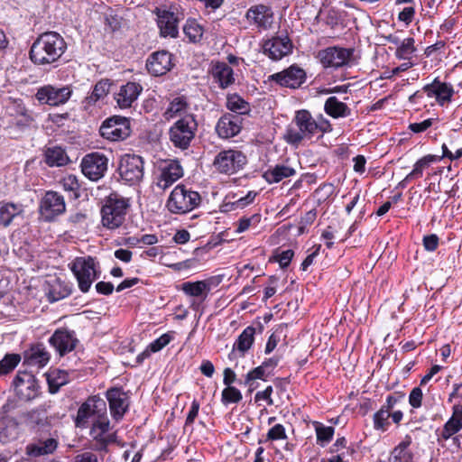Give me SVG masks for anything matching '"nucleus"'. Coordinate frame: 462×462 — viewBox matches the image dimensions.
Returning a JSON list of instances; mask_svg holds the SVG:
<instances>
[{
    "label": "nucleus",
    "mask_w": 462,
    "mask_h": 462,
    "mask_svg": "<svg viewBox=\"0 0 462 462\" xmlns=\"http://www.w3.org/2000/svg\"><path fill=\"white\" fill-rule=\"evenodd\" d=\"M58 448V441L53 439H39L29 443L25 448V453L30 457H38L52 454Z\"/></svg>",
    "instance_id": "29"
},
{
    "label": "nucleus",
    "mask_w": 462,
    "mask_h": 462,
    "mask_svg": "<svg viewBox=\"0 0 462 462\" xmlns=\"http://www.w3.org/2000/svg\"><path fill=\"white\" fill-rule=\"evenodd\" d=\"M21 356L19 354H6L0 361V375L7 374L12 372L20 363Z\"/></svg>",
    "instance_id": "47"
},
{
    "label": "nucleus",
    "mask_w": 462,
    "mask_h": 462,
    "mask_svg": "<svg viewBox=\"0 0 462 462\" xmlns=\"http://www.w3.org/2000/svg\"><path fill=\"white\" fill-rule=\"evenodd\" d=\"M106 414L105 401L97 396L89 397L78 410L75 423L77 427L85 428L91 417L99 418Z\"/></svg>",
    "instance_id": "15"
},
{
    "label": "nucleus",
    "mask_w": 462,
    "mask_h": 462,
    "mask_svg": "<svg viewBox=\"0 0 462 462\" xmlns=\"http://www.w3.org/2000/svg\"><path fill=\"white\" fill-rule=\"evenodd\" d=\"M67 49V43L56 32L39 35L31 46L29 57L38 66L53 65L60 60Z\"/></svg>",
    "instance_id": "1"
},
{
    "label": "nucleus",
    "mask_w": 462,
    "mask_h": 462,
    "mask_svg": "<svg viewBox=\"0 0 462 462\" xmlns=\"http://www.w3.org/2000/svg\"><path fill=\"white\" fill-rule=\"evenodd\" d=\"M182 176L183 169L180 162L178 161H171L161 169V173L157 177L156 186L160 189L165 190Z\"/></svg>",
    "instance_id": "22"
},
{
    "label": "nucleus",
    "mask_w": 462,
    "mask_h": 462,
    "mask_svg": "<svg viewBox=\"0 0 462 462\" xmlns=\"http://www.w3.org/2000/svg\"><path fill=\"white\" fill-rule=\"evenodd\" d=\"M177 8L156 7L153 14L157 16V25L162 37L176 38L179 34L180 17Z\"/></svg>",
    "instance_id": "11"
},
{
    "label": "nucleus",
    "mask_w": 462,
    "mask_h": 462,
    "mask_svg": "<svg viewBox=\"0 0 462 462\" xmlns=\"http://www.w3.org/2000/svg\"><path fill=\"white\" fill-rule=\"evenodd\" d=\"M49 387L51 393H56L60 386L68 382V374L65 371H52L47 377Z\"/></svg>",
    "instance_id": "44"
},
{
    "label": "nucleus",
    "mask_w": 462,
    "mask_h": 462,
    "mask_svg": "<svg viewBox=\"0 0 462 462\" xmlns=\"http://www.w3.org/2000/svg\"><path fill=\"white\" fill-rule=\"evenodd\" d=\"M292 124L287 128L284 138L286 142L292 145H299L304 139H310L319 132L325 133L330 128L327 120L318 122L311 114L305 109L296 112Z\"/></svg>",
    "instance_id": "2"
},
{
    "label": "nucleus",
    "mask_w": 462,
    "mask_h": 462,
    "mask_svg": "<svg viewBox=\"0 0 462 462\" xmlns=\"http://www.w3.org/2000/svg\"><path fill=\"white\" fill-rule=\"evenodd\" d=\"M263 52L273 60H279L291 53L292 43L288 36H278L267 40L263 43Z\"/></svg>",
    "instance_id": "21"
},
{
    "label": "nucleus",
    "mask_w": 462,
    "mask_h": 462,
    "mask_svg": "<svg viewBox=\"0 0 462 462\" xmlns=\"http://www.w3.org/2000/svg\"><path fill=\"white\" fill-rule=\"evenodd\" d=\"M143 160L135 154H125L121 157L118 172L121 180L129 185L139 183L143 177Z\"/></svg>",
    "instance_id": "8"
},
{
    "label": "nucleus",
    "mask_w": 462,
    "mask_h": 462,
    "mask_svg": "<svg viewBox=\"0 0 462 462\" xmlns=\"http://www.w3.org/2000/svg\"><path fill=\"white\" fill-rule=\"evenodd\" d=\"M415 51L414 39L410 37L402 41V43L396 49L395 55L398 59L407 60L411 58Z\"/></svg>",
    "instance_id": "49"
},
{
    "label": "nucleus",
    "mask_w": 462,
    "mask_h": 462,
    "mask_svg": "<svg viewBox=\"0 0 462 462\" xmlns=\"http://www.w3.org/2000/svg\"><path fill=\"white\" fill-rule=\"evenodd\" d=\"M128 206L127 201L117 194L107 197L101 208L103 226L109 229L119 227L125 221Z\"/></svg>",
    "instance_id": "6"
},
{
    "label": "nucleus",
    "mask_w": 462,
    "mask_h": 462,
    "mask_svg": "<svg viewBox=\"0 0 462 462\" xmlns=\"http://www.w3.org/2000/svg\"><path fill=\"white\" fill-rule=\"evenodd\" d=\"M414 14H415V9L414 7H411V6H409V7H405L398 15V19L401 21V22H403L405 23L406 24H410L413 18H414Z\"/></svg>",
    "instance_id": "63"
},
{
    "label": "nucleus",
    "mask_w": 462,
    "mask_h": 462,
    "mask_svg": "<svg viewBox=\"0 0 462 462\" xmlns=\"http://www.w3.org/2000/svg\"><path fill=\"white\" fill-rule=\"evenodd\" d=\"M89 436L93 442L92 448L96 451H106L110 444H119L117 431L112 430L106 414L94 419L89 430Z\"/></svg>",
    "instance_id": "7"
},
{
    "label": "nucleus",
    "mask_w": 462,
    "mask_h": 462,
    "mask_svg": "<svg viewBox=\"0 0 462 462\" xmlns=\"http://www.w3.org/2000/svg\"><path fill=\"white\" fill-rule=\"evenodd\" d=\"M212 76L221 88H226L235 82L234 70L225 62H217L213 66Z\"/></svg>",
    "instance_id": "32"
},
{
    "label": "nucleus",
    "mask_w": 462,
    "mask_h": 462,
    "mask_svg": "<svg viewBox=\"0 0 462 462\" xmlns=\"http://www.w3.org/2000/svg\"><path fill=\"white\" fill-rule=\"evenodd\" d=\"M254 328L250 326L245 328L235 342L233 349L228 356L229 359L235 360L243 357L251 348L254 340Z\"/></svg>",
    "instance_id": "28"
},
{
    "label": "nucleus",
    "mask_w": 462,
    "mask_h": 462,
    "mask_svg": "<svg viewBox=\"0 0 462 462\" xmlns=\"http://www.w3.org/2000/svg\"><path fill=\"white\" fill-rule=\"evenodd\" d=\"M15 392L23 401L34 399L38 394V385L32 373L19 371L14 379Z\"/></svg>",
    "instance_id": "19"
},
{
    "label": "nucleus",
    "mask_w": 462,
    "mask_h": 462,
    "mask_svg": "<svg viewBox=\"0 0 462 462\" xmlns=\"http://www.w3.org/2000/svg\"><path fill=\"white\" fill-rule=\"evenodd\" d=\"M44 161L50 167H60L66 165L69 159L63 148L54 145L46 147Z\"/></svg>",
    "instance_id": "34"
},
{
    "label": "nucleus",
    "mask_w": 462,
    "mask_h": 462,
    "mask_svg": "<svg viewBox=\"0 0 462 462\" xmlns=\"http://www.w3.org/2000/svg\"><path fill=\"white\" fill-rule=\"evenodd\" d=\"M353 54V49L333 46L319 51L318 58L323 67L338 69L348 65Z\"/></svg>",
    "instance_id": "13"
},
{
    "label": "nucleus",
    "mask_w": 462,
    "mask_h": 462,
    "mask_svg": "<svg viewBox=\"0 0 462 462\" xmlns=\"http://www.w3.org/2000/svg\"><path fill=\"white\" fill-rule=\"evenodd\" d=\"M50 353L42 344L32 345L23 352V365L42 368L50 361Z\"/></svg>",
    "instance_id": "27"
},
{
    "label": "nucleus",
    "mask_w": 462,
    "mask_h": 462,
    "mask_svg": "<svg viewBox=\"0 0 462 462\" xmlns=\"http://www.w3.org/2000/svg\"><path fill=\"white\" fill-rule=\"evenodd\" d=\"M293 255H294L293 251L291 249H288V250L282 251L281 254H279L276 256V259L279 262L280 266L282 268H285L290 264Z\"/></svg>",
    "instance_id": "61"
},
{
    "label": "nucleus",
    "mask_w": 462,
    "mask_h": 462,
    "mask_svg": "<svg viewBox=\"0 0 462 462\" xmlns=\"http://www.w3.org/2000/svg\"><path fill=\"white\" fill-rule=\"evenodd\" d=\"M462 429V404H456L452 408V416L445 423L441 431L444 439H449Z\"/></svg>",
    "instance_id": "33"
},
{
    "label": "nucleus",
    "mask_w": 462,
    "mask_h": 462,
    "mask_svg": "<svg viewBox=\"0 0 462 462\" xmlns=\"http://www.w3.org/2000/svg\"><path fill=\"white\" fill-rule=\"evenodd\" d=\"M72 90L69 87L55 88L51 85L42 87L35 97L42 104L59 106L65 104L71 97Z\"/></svg>",
    "instance_id": "17"
},
{
    "label": "nucleus",
    "mask_w": 462,
    "mask_h": 462,
    "mask_svg": "<svg viewBox=\"0 0 462 462\" xmlns=\"http://www.w3.org/2000/svg\"><path fill=\"white\" fill-rule=\"evenodd\" d=\"M261 217L258 214H254L250 217H242L238 221V226L236 228L237 233H243L249 228V226L253 225H256L260 222Z\"/></svg>",
    "instance_id": "52"
},
{
    "label": "nucleus",
    "mask_w": 462,
    "mask_h": 462,
    "mask_svg": "<svg viewBox=\"0 0 462 462\" xmlns=\"http://www.w3.org/2000/svg\"><path fill=\"white\" fill-rule=\"evenodd\" d=\"M390 415L391 412L383 408H380V410L377 411L373 417L374 430L386 431L390 426Z\"/></svg>",
    "instance_id": "48"
},
{
    "label": "nucleus",
    "mask_w": 462,
    "mask_h": 462,
    "mask_svg": "<svg viewBox=\"0 0 462 462\" xmlns=\"http://www.w3.org/2000/svg\"><path fill=\"white\" fill-rule=\"evenodd\" d=\"M18 433V423L14 419L4 418L0 420V442L8 443L15 439Z\"/></svg>",
    "instance_id": "36"
},
{
    "label": "nucleus",
    "mask_w": 462,
    "mask_h": 462,
    "mask_svg": "<svg viewBox=\"0 0 462 462\" xmlns=\"http://www.w3.org/2000/svg\"><path fill=\"white\" fill-rule=\"evenodd\" d=\"M183 32L192 42H199L203 35L202 27L195 20H188Z\"/></svg>",
    "instance_id": "45"
},
{
    "label": "nucleus",
    "mask_w": 462,
    "mask_h": 462,
    "mask_svg": "<svg viewBox=\"0 0 462 462\" xmlns=\"http://www.w3.org/2000/svg\"><path fill=\"white\" fill-rule=\"evenodd\" d=\"M60 184L62 188L67 191L76 192L79 189L80 184L75 175L69 174L64 177Z\"/></svg>",
    "instance_id": "53"
},
{
    "label": "nucleus",
    "mask_w": 462,
    "mask_h": 462,
    "mask_svg": "<svg viewBox=\"0 0 462 462\" xmlns=\"http://www.w3.org/2000/svg\"><path fill=\"white\" fill-rule=\"evenodd\" d=\"M172 66L171 54L166 51L153 52L146 62L148 71L153 76L166 74Z\"/></svg>",
    "instance_id": "23"
},
{
    "label": "nucleus",
    "mask_w": 462,
    "mask_h": 462,
    "mask_svg": "<svg viewBox=\"0 0 462 462\" xmlns=\"http://www.w3.org/2000/svg\"><path fill=\"white\" fill-rule=\"evenodd\" d=\"M110 413L116 421L120 420L129 407L128 395L119 388H111L106 392Z\"/></svg>",
    "instance_id": "20"
},
{
    "label": "nucleus",
    "mask_w": 462,
    "mask_h": 462,
    "mask_svg": "<svg viewBox=\"0 0 462 462\" xmlns=\"http://www.w3.org/2000/svg\"><path fill=\"white\" fill-rule=\"evenodd\" d=\"M142 91L143 87L140 84L127 82L115 93V100L121 109L129 108L137 100Z\"/></svg>",
    "instance_id": "24"
},
{
    "label": "nucleus",
    "mask_w": 462,
    "mask_h": 462,
    "mask_svg": "<svg viewBox=\"0 0 462 462\" xmlns=\"http://www.w3.org/2000/svg\"><path fill=\"white\" fill-rule=\"evenodd\" d=\"M422 396V391L420 387L413 388L409 396V403L411 404V406H412L413 408L420 407Z\"/></svg>",
    "instance_id": "58"
},
{
    "label": "nucleus",
    "mask_w": 462,
    "mask_h": 462,
    "mask_svg": "<svg viewBox=\"0 0 462 462\" xmlns=\"http://www.w3.org/2000/svg\"><path fill=\"white\" fill-rule=\"evenodd\" d=\"M171 338V336L168 334L162 335L160 337L150 344V351L153 353L160 351L170 343Z\"/></svg>",
    "instance_id": "56"
},
{
    "label": "nucleus",
    "mask_w": 462,
    "mask_h": 462,
    "mask_svg": "<svg viewBox=\"0 0 462 462\" xmlns=\"http://www.w3.org/2000/svg\"><path fill=\"white\" fill-rule=\"evenodd\" d=\"M305 79V71L296 65H292L287 69L269 76L270 81H274L282 87L291 88H297L300 87Z\"/></svg>",
    "instance_id": "18"
},
{
    "label": "nucleus",
    "mask_w": 462,
    "mask_h": 462,
    "mask_svg": "<svg viewBox=\"0 0 462 462\" xmlns=\"http://www.w3.org/2000/svg\"><path fill=\"white\" fill-rule=\"evenodd\" d=\"M404 394L394 393L387 396L385 403L381 408L391 412L392 410H393V408L398 404V402L404 401Z\"/></svg>",
    "instance_id": "54"
},
{
    "label": "nucleus",
    "mask_w": 462,
    "mask_h": 462,
    "mask_svg": "<svg viewBox=\"0 0 462 462\" xmlns=\"http://www.w3.org/2000/svg\"><path fill=\"white\" fill-rule=\"evenodd\" d=\"M198 123L193 115H185L169 129V139L175 148L187 150L195 138Z\"/></svg>",
    "instance_id": "3"
},
{
    "label": "nucleus",
    "mask_w": 462,
    "mask_h": 462,
    "mask_svg": "<svg viewBox=\"0 0 462 462\" xmlns=\"http://www.w3.org/2000/svg\"><path fill=\"white\" fill-rule=\"evenodd\" d=\"M315 430L317 435V443L322 447L332 439L335 431L333 427H327L319 422H315Z\"/></svg>",
    "instance_id": "46"
},
{
    "label": "nucleus",
    "mask_w": 462,
    "mask_h": 462,
    "mask_svg": "<svg viewBox=\"0 0 462 462\" xmlns=\"http://www.w3.org/2000/svg\"><path fill=\"white\" fill-rule=\"evenodd\" d=\"M49 342L60 356H64L76 347L78 340L73 331L57 329L50 337Z\"/></svg>",
    "instance_id": "25"
},
{
    "label": "nucleus",
    "mask_w": 462,
    "mask_h": 462,
    "mask_svg": "<svg viewBox=\"0 0 462 462\" xmlns=\"http://www.w3.org/2000/svg\"><path fill=\"white\" fill-rule=\"evenodd\" d=\"M80 167L88 179L97 181L105 176L108 169V158L99 152H90L83 157Z\"/></svg>",
    "instance_id": "10"
},
{
    "label": "nucleus",
    "mask_w": 462,
    "mask_h": 462,
    "mask_svg": "<svg viewBox=\"0 0 462 462\" xmlns=\"http://www.w3.org/2000/svg\"><path fill=\"white\" fill-rule=\"evenodd\" d=\"M287 439L285 429L282 424H276L267 433V439L278 440Z\"/></svg>",
    "instance_id": "55"
},
{
    "label": "nucleus",
    "mask_w": 462,
    "mask_h": 462,
    "mask_svg": "<svg viewBox=\"0 0 462 462\" xmlns=\"http://www.w3.org/2000/svg\"><path fill=\"white\" fill-rule=\"evenodd\" d=\"M324 110L328 116L334 118L344 117L350 115L348 106L339 101L336 97H330L326 100Z\"/></svg>",
    "instance_id": "38"
},
{
    "label": "nucleus",
    "mask_w": 462,
    "mask_h": 462,
    "mask_svg": "<svg viewBox=\"0 0 462 462\" xmlns=\"http://www.w3.org/2000/svg\"><path fill=\"white\" fill-rule=\"evenodd\" d=\"M242 400L241 392L234 386H226L222 391L223 403H237Z\"/></svg>",
    "instance_id": "51"
},
{
    "label": "nucleus",
    "mask_w": 462,
    "mask_h": 462,
    "mask_svg": "<svg viewBox=\"0 0 462 462\" xmlns=\"http://www.w3.org/2000/svg\"><path fill=\"white\" fill-rule=\"evenodd\" d=\"M411 443V438L405 436L404 439L400 442L392 451L390 460L392 462H407L411 456L406 449Z\"/></svg>",
    "instance_id": "41"
},
{
    "label": "nucleus",
    "mask_w": 462,
    "mask_h": 462,
    "mask_svg": "<svg viewBox=\"0 0 462 462\" xmlns=\"http://www.w3.org/2000/svg\"><path fill=\"white\" fill-rule=\"evenodd\" d=\"M189 105L183 97H178L173 98L169 104L167 109L163 113V116L166 120H171L176 117H183L185 115H190L188 113Z\"/></svg>",
    "instance_id": "35"
},
{
    "label": "nucleus",
    "mask_w": 462,
    "mask_h": 462,
    "mask_svg": "<svg viewBox=\"0 0 462 462\" xmlns=\"http://www.w3.org/2000/svg\"><path fill=\"white\" fill-rule=\"evenodd\" d=\"M201 201L199 192L178 185L171 192L166 207L173 214H185L197 208Z\"/></svg>",
    "instance_id": "4"
},
{
    "label": "nucleus",
    "mask_w": 462,
    "mask_h": 462,
    "mask_svg": "<svg viewBox=\"0 0 462 462\" xmlns=\"http://www.w3.org/2000/svg\"><path fill=\"white\" fill-rule=\"evenodd\" d=\"M242 118L238 115L226 114L216 125V131L221 138H230L241 131Z\"/></svg>",
    "instance_id": "26"
},
{
    "label": "nucleus",
    "mask_w": 462,
    "mask_h": 462,
    "mask_svg": "<svg viewBox=\"0 0 462 462\" xmlns=\"http://www.w3.org/2000/svg\"><path fill=\"white\" fill-rule=\"evenodd\" d=\"M66 210V203L62 195L56 191H47L40 202V215L47 222L53 221Z\"/></svg>",
    "instance_id": "14"
},
{
    "label": "nucleus",
    "mask_w": 462,
    "mask_h": 462,
    "mask_svg": "<svg viewBox=\"0 0 462 462\" xmlns=\"http://www.w3.org/2000/svg\"><path fill=\"white\" fill-rule=\"evenodd\" d=\"M245 155L236 150L220 152L214 160V166L222 173L233 174L246 164Z\"/></svg>",
    "instance_id": "12"
},
{
    "label": "nucleus",
    "mask_w": 462,
    "mask_h": 462,
    "mask_svg": "<svg viewBox=\"0 0 462 462\" xmlns=\"http://www.w3.org/2000/svg\"><path fill=\"white\" fill-rule=\"evenodd\" d=\"M70 270L75 275L79 290L86 293L94 281L99 278L98 263L91 257H77L70 263Z\"/></svg>",
    "instance_id": "5"
},
{
    "label": "nucleus",
    "mask_w": 462,
    "mask_h": 462,
    "mask_svg": "<svg viewBox=\"0 0 462 462\" xmlns=\"http://www.w3.org/2000/svg\"><path fill=\"white\" fill-rule=\"evenodd\" d=\"M32 120L30 115L23 113L21 117L9 124L5 131L12 138L18 139L30 127Z\"/></svg>",
    "instance_id": "37"
},
{
    "label": "nucleus",
    "mask_w": 462,
    "mask_h": 462,
    "mask_svg": "<svg viewBox=\"0 0 462 462\" xmlns=\"http://www.w3.org/2000/svg\"><path fill=\"white\" fill-rule=\"evenodd\" d=\"M245 17L251 26H254L259 31L270 29L273 23L272 8L263 4L250 6Z\"/></svg>",
    "instance_id": "16"
},
{
    "label": "nucleus",
    "mask_w": 462,
    "mask_h": 462,
    "mask_svg": "<svg viewBox=\"0 0 462 462\" xmlns=\"http://www.w3.org/2000/svg\"><path fill=\"white\" fill-rule=\"evenodd\" d=\"M30 423L35 426H43L47 423V417L44 412L32 411L30 413Z\"/></svg>",
    "instance_id": "59"
},
{
    "label": "nucleus",
    "mask_w": 462,
    "mask_h": 462,
    "mask_svg": "<svg viewBox=\"0 0 462 462\" xmlns=\"http://www.w3.org/2000/svg\"><path fill=\"white\" fill-rule=\"evenodd\" d=\"M110 86L111 84L108 79L98 81L95 85L91 94L85 98L84 102L86 106H92L99 99L105 97L109 92Z\"/></svg>",
    "instance_id": "40"
},
{
    "label": "nucleus",
    "mask_w": 462,
    "mask_h": 462,
    "mask_svg": "<svg viewBox=\"0 0 462 462\" xmlns=\"http://www.w3.org/2000/svg\"><path fill=\"white\" fill-rule=\"evenodd\" d=\"M73 462H98L97 457L91 452H85L79 455H77L74 457Z\"/></svg>",
    "instance_id": "64"
},
{
    "label": "nucleus",
    "mask_w": 462,
    "mask_h": 462,
    "mask_svg": "<svg viewBox=\"0 0 462 462\" xmlns=\"http://www.w3.org/2000/svg\"><path fill=\"white\" fill-rule=\"evenodd\" d=\"M295 174V168L286 161V163L276 164L274 167L268 169L263 173V178L268 183H277Z\"/></svg>",
    "instance_id": "30"
},
{
    "label": "nucleus",
    "mask_w": 462,
    "mask_h": 462,
    "mask_svg": "<svg viewBox=\"0 0 462 462\" xmlns=\"http://www.w3.org/2000/svg\"><path fill=\"white\" fill-rule=\"evenodd\" d=\"M423 245L427 251L433 252L439 245V237L432 234L423 237Z\"/></svg>",
    "instance_id": "60"
},
{
    "label": "nucleus",
    "mask_w": 462,
    "mask_h": 462,
    "mask_svg": "<svg viewBox=\"0 0 462 462\" xmlns=\"http://www.w3.org/2000/svg\"><path fill=\"white\" fill-rule=\"evenodd\" d=\"M270 374V371H267L262 365L251 370L246 375H248V381L253 379H260L265 381L266 377Z\"/></svg>",
    "instance_id": "57"
},
{
    "label": "nucleus",
    "mask_w": 462,
    "mask_h": 462,
    "mask_svg": "<svg viewBox=\"0 0 462 462\" xmlns=\"http://www.w3.org/2000/svg\"><path fill=\"white\" fill-rule=\"evenodd\" d=\"M181 290L189 296L201 297L204 300L210 290V286L206 281L187 282L181 284Z\"/></svg>",
    "instance_id": "39"
},
{
    "label": "nucleus",
    "mask_w": 462,
    "mask_h": 462,
    "mask_svg": "<svg viewBox=\"0 0 462 462\" xmlns=\"http://www.w3.org/2000/svg\"><path fill=\"white\" fill-rule=\"evenodd\" d=\"M433 119L429 118L420 123H412L410 124L409 129L413 133H421L426 131L432 125Z\"/></svg>",
    "instance_id": "62"
},
{
    "label": "nucleus",
    "mask_w": 462,
    "mask_h": 462,
    "mask_svg": "<svg viewBox=\"0 0 462 462\" xmlns=\"http://www.w3.org/2000/svg\"><path fill=\"white\" fill-rule=\"evenodd\" d=\"M436 161V156L434 155H426L416 162L414 164L413 170L410 172L404 179V180H411L412 179H418L422 176L423 170L430 165L433 162Z\"/></svg>",
    "instance_id": "42"
},
{
    "label": "nucleus",
    "mask_w": 462,
    "mask_h": 462,
    "mask_svg": "<svg viewBox=\"0 0 462 462\" xmlns=\"http://www.w3.org/2000/svg\"><path fill=\"white\" fill-rule=\"evenodd\" d=\"M100 134L105 139L119 142L126 139L131 134L130 120L120 116H114L103 122Z\"/></svg>",
    "instance_id": "9"
},
{
    "label": "nucleus",
    "mask_w": 462,
    "mask_h": 462,
    "mask_svg": "<svg viewBox=\"0 0 462 462\" xmlns=\"http://www.w3.org/2000/svg\"><path fill=\"white\" fill-rule=\"evenodd\" d=\"M453 94L454 90L451 85L439 80L436 100L440 106H443L445 102H449Z\"/></svg>",
    "instance_id": "50"
},
{
    "label": "nucleus",
    "mask_w": 462,
    "mask_h": 462,
    "mask_svg": "<svg viewBox=\"0 0 462 462\" xmlns=\"http://www.w3.org/2000/svg\"><path fill=\"white\" fill-rule=\"evenodd\" d=\"M226 106L240 116L246 114L250 109L249 104L237 95H232L227 97Z\"/></svg>",
    "instance_id": "43"
},
{
    "label": "nucleus",
    "mask_w": 462,
    "mask_h": 462,
    "mask_svg": "<svg viewBox=\"0 0 462 462\" xmlns=\"http://www.w3.org/2000/svg\"><path fill=\"white\" fill-rule=\"evenodd\" d=\"M24 207L20 203L0 202V226L7 227L14 217L23 215Z\"/></svg>",
    "instance_id": "31"
}]
</instances>
